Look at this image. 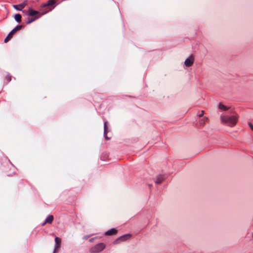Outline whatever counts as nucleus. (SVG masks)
<instances>
[{"instance_id": "obj_1", "label": "nucleus", "mask_w": 253, "mask_h": 253, "mask_svg": "<svg viewBox=\"0 0 253 253\" xmlns=\"http://www.w3.org/2000/svg\"><path fill=\"white\" fill-rule=\"evenodd\" d=\"M56 1L55 0H48L46 3H43L41 5V10L42 11V13H40V12L33 10L31 8L29 9V14L28 15L29 16L33 17L36 15L41 16L47 13L49 11L52 10V9L54 8L53 5L55 4Z\"/></svg>"}, {"instance_id": "obj_2", "label": "nucleus", "mask_w": 253, "mask_h": 253, "mask_svg": "<svg viewBox=\"0 0 253 253\" xmlns=\"http://www.w3.org/2000/svg\"><path fill=\"white\" fill-rule=\"evenodd\" d=\"M220 118L222 124L232 127L237 124L238 115L235 113L232 115H221Z\"/></svg>"}, {"instance_id": "obj_3", "label": "nucleus", "mask_w": 253, "mask_h": 253, "mask_svg": "<svg viewBox=\"0 0 253 253\" xmlns=\"http://www.w3.org/2000/svg\"><path fill=\"white\" fill-rule=\"evenodd\" d=\"M106 247L105 244L100 243L95 245L89 249V251L91 253H98L102 251Z\"/></svg>"}, {"instance_id": "obj_4", "label": "nucleus", "mask_w": 253, "mask_h": 253, "mask_svg": "<svg viewBox=\"0 0 253 253\" xmlns=\"http://www.w3.org/2000/svg\"><path fill=\"white\" fill-rule=\"evenodd\" d=\"M22 28V26L19 25L15 27L7 35L4 40V42H7L12 37L13 35L18 31L20 30Z\"/></svg>"}, {"instance_id": "obj_5", "label": "nucleus", "mask_w": 253, "mask_h": 253, "mask_svg": "<svg viewBox=\"0 0 253 253\" xmlns=\"http://www.w3.org/2000/svg\"><path fill=\"white\" fill-rule=\"evenodd\" d=\"M55 245L53 253H56L58 252V250L60 247L61 240L59 237H56L55 238Z\"/></svg>"}, {"instance_id": "obj_6", "label": "nucleus", "mask_w": 253, "mask_h": 253, "mask_svg": "<svg viewBox=\"0 0 253 253\" xmlns=\"http://www.w3.org/2000/svg\"><path fill=\"white\" fill-rule=\"evenodd\" d=\"M130 237V235L129 234H126L124 235L123 236H121L118 239H117L115 242V244H118L121 242H123L127 240L128 238Z\"/></svg>"}, {"instance_id": "obj_7", "label": "nucleus", "mask_w": 253, "mask_h": 253, "mask_svg": "<svg viewBox=\"0 0 253 253\" xmlns=\"http://www.w3.org/2000/svg\"><path fill=\"white\" fill-rule=\"evenodd\" d=\"M27 3V1H25L18 5H14L13 7L16 10L20 11L25 7Z\"/></svg>"}, {"instance_id": "obj_8", "label": "nucleus", "mask_w": 253, "mask_h": 253, "mask_svg": "<svg viewBox=\"0 0 253 253\" xmlns=\"http://www.w3.org/2000/svg\"><path fill=\"white\" fill-rule=\"evenodd\" d=\"M193 62L194 58L192 56H190L185 60L184 64L186 66L190 67L193 64Z\"/></svg>"}, {"instance_id": "obj_9", "label": "nucleus", "mask_w": 253, "mask_h": 253, "mask_svg": "<svg viewBox=\"0 0 253 253\" xmlns=\"http://www.w3.org/2000/svg\"><path fill=\"white\" fill-rule=\"evenodd\" d=\"M166 178L165 175L160 174L157 176L155 182L156 184L161 183Z\"/></svg>"}, {"instance_id": "obj_10", "label": "nucleus", "mask_w": 253, "mask_h": 253, "mask_svg": "<svg viewBox=\"0 0 253 253\" xmlns=\"http://www.w3.org/2000/svg\"><path fill=\"white\" fill-rule=\"evenodd\" d=\"M107 122L105 121L104 124V135L106 140H109L110 138L107 136V133L108 132V128H107Z\"/></svg>"}, {"instance_id": "obj_11", "label": "nucleus", "mask_w": 253, "mask_h": 253, "mask_svg": "<svg viewBox=\"0 0 253 253\" xmlns=\"http://www.w3.org/2000/svg\"><path fill=\"white\" fill-rule=\"evenodd\" d=\"M117 233V230L115 228H112L105 233V235H112L116 234Z\"/></svg>"}, {"instance_id": "obj_12", "label": "nucleus", "mask_w": 253, "mask_h": 253, "mask_svg": "<svg viewBox=\"0 0 253 253\" xmlns=\"http://www.w3.org/2000/svg\"><path fill=\"white\" fill-rule=\"evenodd\" d=\"M209 121V119L208 118L206 117H205L202 119H201L199 121V124L200 126H204L205 125V124L208 122Z\"/></svg>"}, {"instance_id": "obj_13", "label": "nucleus", "mask_w": 253, "mask_h": 253, "mask_svg": "<svg viewBox=\"0 0 253 253\" xmlns=\"http://www.w3.org/2000/svg\"><path fill=\"white\" fill-rule=\"evenodd\" d=\"M53 220V216L52 215H49L46 218L45 221L43 223L42 225H45V223H51Z\"/></svg>"}, {"instance_id": "obj_14", "label": "nucleus", "mask_w": 253, "mask_h": 253, "mask_svg": "<svg viewBox=\"0 0 253 253\" xmlns=\"http://www.w3.org/2000/svg\"><path fill=\"white\" fill-rule=\"evenodd\" d=\"M218 108L219 109H220L222 111H227L230 109L229 107H228L226 106H225L224 105L222 104L221 103L219 104Z\"/></svg>"}, {"instance_id": "obj_15", "label": "nucleus", "mask_w": 253, "mask_h": 253, "mask_svg": "<svg viewBox=\"0 0 253 253\" xmlns=\"http://www.w3.org/2000/svg\"><path fill=\"white\" fill-rule=\"evenodd\" d=\"M41 16V15H40V16H37L35 18H32L31 19H28V20L27 21V24H29L31 23L32 22H34V21H35L36 20H37V19L40 18Z\"/></svg>"}, {"instance_id": "obj_16", "label": "nucleus", "mask_w": 253, "mask_h": 253, "mask_svg": "<svg viewBox=\"0 0 253 253\" xmlns=\"http://www.w3.org/2000/svg\"><path fill=\"white\" fill-rule=\"evenodd\" d=\"M15 20L18 23L21 22V16L20 14H16L14 16Z\"/></svg>"}, {"instance_id": "obj_17", "label": "nucleus", "mask_w": 253, "mask_h": 253, "mask_svg": "<svg viewBox=\"0 0 253 253\" xmlns=\"http://www.w3.org/2000/svg\"><path fill=\"white\" fill-rule=\"evenodd\" d=\"M6 80H7V82H9L11 81V76H7L5 78Z\"/></svg>"}, {"instance_id": "obj_18", "label": "nucleus", "mask_w": 253, "mask_h": 253, "mask_svg": "<svg viewBox=\"0 0 253 253\" xmlns=\"http://www.w3.org/2000/svg\"><path fill=\"white\" fill-rule=\"evenodd\" d=\"M248 125L251 130L253 131V125L251 123H249Z\"/></svg>"}, {"instance_id": "obj_19", "label": "nucleus", "mask_w": 253, "mask_h": 253, "mask_svg": "<svg viewBox=\"0 0 253 253\" xmlns=\"http://www.w3.org/2000/svg\"><path fill=\"white\" fill-rule=\"evenodd\" d=\"M204 111H202L201 113L200 114H198V116L199 117H202L204 115Z\"/></svg>"}, {"instance_id": "obj_20", "label": "nucleus", "mask_w": 253, "mask_h": 253, "mask_svg": "<svg viewBox=\"0 0 253 253\" xmlns=\"http://www.w3.org/2000/svg\"><path fill=\"white\" fill-rule=\"evenodd\" d=\"M88 236H84L83 238L84 239H87L88 238Z\"/></svg>"}, {"instance_id": "obj_21", "label": "nucleus", "mask_w": 253, "mask_h": 253, "mask_svg": "<svg viewBox=\"0 0 253 253\" xmlns=\"http://www.w3.org/2000/svg\"><path fill=\"white\" fill-rule=\"evenodd\" d=\"M93 240H94V238H91V239H89V241L90 242H93Z\"/></svg>"}]
</instances>
